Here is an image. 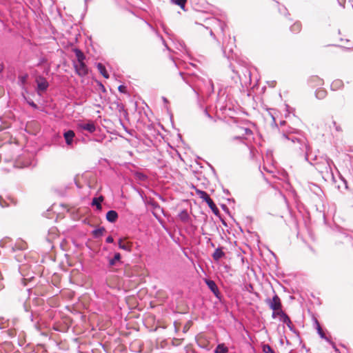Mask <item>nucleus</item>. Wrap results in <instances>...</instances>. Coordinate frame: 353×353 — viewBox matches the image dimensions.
<instances>
[{
	"label": "nucleus",
	"mask_w": 353,
	"mask_h": 353,
	"mask_svg": "<svg viewBox=\"0 0 353 353\" xmlns=\"http://www.w3.org/2000/svg\"><path fill=\"white\" fill-rule=\"evenodd\" d=\"M288 141L287 145L294 150L298 154L304 156L305 161H309L310 148L304 135L299 131H288L283 134Z\"/></svg>",
	"instance_id": "nucleus-1"
},
{
	"label": "nucleus",
	"mask_w": 353,
	"mask_h": 353,
	"mask_svg": "<svg viewBox=\"0 0 353 353\" xmlns=\"http://www.w3.org/2000/svg\"><path fill=\"white\" fill-rule=\"evenodd\" d=\"M307 161L315 166L325 181H334V176L332 170V165L334 163L332 159L327 157L318 159L315 156L313 159H309Z\"/></svg>",
	"instance_id": "nucleus-2"
},
{
	"label": "nucleus",
	"mask_w": 353,
	"mask_h": 353,
	"mask_svg": "<svg viewBox=\"0 0 353 353\" xmlns=\"http://www.w3.org/2000/svg\"><path fill=\"white\" fill-rule=\"evenodd\" d=\"M75 54L77 59V61L74 62V66L76 72L81 77H85L88 72V67L83 61L85 59V56L83 53L79 50H75Z\"/></svg>",
	"instance_id": "nucleus-3"
},
{
	"label": "nucleus",
	"mask_w": 353,
	"mask_h": 353,
	"mask_svg": "<svg viewBox=\"0 0 353 353\" xmlns=\"http://www.w3.org/2000/svg\"><path fill=\"white\" fill-rule=\"evenodd\" d=\"M265 303L272 310H278L282 307L281 301L276 294H274L272 299H266Z\"/></svg>",
	"instance_id": "nucleus-4"
},
{
	"label": "nucleus",
	"mask_w": 353,
	"mask_h": 353,
	"mask_svg": "<svg viewBox=\"0 0 353 353\" xmlns=\"http://www.w3.org/2000/svg\"><path fill=\"white\" fill-rule=\"evenodd\" d=\"M35 81L37 85V91L39 94H41V92H43L47 90L49 83L45 77L43 76H39L36 78Z\"/></svg>",
	"instance_id": "nucleus-5"
},
{
	"label": "nucleus",
	"mask_w": 353,
	"mask_h": 353,
	"mask_svg": "<svg viewBox=\"0 0 353 353\" xmlns=\"http://www.w3.org/2000/svg\"><path fill=\"white\" fill-rule=\"evenodd\" d=\"M11 241L10 239L6 237L0 241V246L2 248L10 247L12 251L16 250H24L26 249V244L23 242H21L19 245L13 246L12 244L8 245Z\"/></svg>",
	"instance_id": "nucleus-6"
},
{
	"label": "nucleus",
	"mask_w": 353,
	"mask_h": 353,
	"mask_svg": "<svg viewBox=\"0 0 353 353\" xmlns=\"http://www.w3.org/2000/svg\"><path fill=\"white\" fill-rule=\"evenodd\" d=\"M78 128L83 130H86L90 133H93L96 130V126L93 121H89L88 123H79Z\"/></svg>",
	"instance_id": "nucleus-7"
},
{
	"label": "nucleus",
	"mask_w": 353,
	"mask_h": 353,
	"mask_svg": "<svg viewBox=\"0 0 353 353\" xmlns=\"http://www.w3.org/2000/svg\"><path fill=\"white\" fill-rule=\"evenodd\" d=\"M75 136L74 131L70 130L64 132L63 137L68 145H71Z\"/></svg>",
	"instance_id": "nucleus-8"
},
{
	"label": "nucleus",
	"mask_w": 353,
	"mask_h": 353,
	"mask_svg": "<svg viewBox=\"0 0 353 353\" xmlns=\"http://www.w3.org/2000/svg\"><path fill=\"white\" fill-rule=\"evenodd\" d=\"M179 219L184 223H190L191 218L186 210H182L178 215Z\"/></svg>",
	"instance_id": "nucleus-9"
},
{
	"label": "nucleus",
	"mask_w": 353,
	"mask_h": 353,
	"mask_svg": "<svg viewBox=\"0 0 353 353\" xmlns=\"http://www.w3.org/2000/svg\"><path fill=\"white\" fill-rule=\"evenodd\" d=\"M281 318L280 321H282L283 323L286 324L290 330L293 331L294 330L293 325H292V323L290 317L288 316V314L285 312H281Z\"/></svg>",
	"instance_id": "nucleus-10"
},
{
	"label": "nucleus",
	"mask_w": 353,
	"mask_h": 353,
	"mask_svg": "<svg viewBox=\"0 0 353 353\" xmlns=\"http://www.w3.org/2000/svg\"><path fill=\"white\" fill-rule=\"evenodd\" d=\"M205 284L208 285L209 289L216 295L217 296L219 293V289L217 288L216 284L215 282L212 280L210 279H205Z\"/></svg>",
	"instance_id": "nucleus-11"
},
{
	"label": "nucleus",
	"mask_w": 353,
	"mask_h": 353,
	"mask_svg": "<svg viewBox=\"0 0 353 353\" xmlns=\"http://www.w3.org/2000/svg\"><path fill=\"white\" fill-rule=\"evenodd\" d=\"M118 219V213L115 210H109L106 214V219L110 223H114Z\"/></svg>",
	"instance_id": "nucleus-12"
},
{
	"label": "nucleus",
	"mask_w": 353,
	"mask_h": 353,
	"mask_svg": "<svg viewBox=\"0 0 353 353\" xmlns=\"http://www.w3.org/2000/svg\"><path fill=\"white\" fill-rule=\"evenodd\" d=\"M119 248L125 251L130 252L132 249V243L129 242H123L122 239H119L118 243Z\"/></svg>",
	"instance_id": "nucleus-13"
},
{
	"label": "nucleus",
	"mask_w": 353,
	"mask_h": 353,
	"mask_svg": "<svg viewBox=\"0 0 353 353\" xmlns=\"http://www.w3.org/2000/svg\"><path fill=\"white\" fill-rule=\"evenodd\" d=\"M224 256L225 253L223 252L221 248H216L212 254V258L216 261H219Z\"/></svg>",
	"instance_id": "nucleus-14"
},
{
	"label": "nucleus",
	"mask_w": 353,
	"mask_h": 353,
	"mask_svg": "<svg viewBox=\"0 0 353 353\" xmlns=\"http://www.w3.org/2000/svg\"><path fill=\"white\" fill-rule=\"evenodd\" d=\"M97 68L98 69V70L99 71V72L102 74V76L105 78V79H108L109 78V74L105 69V67L104 66L103 64H102L101 63H98L97 64Z\"/></svg>",
	"instance_id": "nucleus-15"
},
{
	"label": "nucleus",
	"mask_w": 353,
	"mask_h": 353,
	"mask_svg": "<svg viewBox=\"0 0 353 353\" xmlns=\"http://www.w3.org/2000/svg\"><path fill=\"white\" fill-rule=\"evenodd\" d=\"M228 352V348L224 343L219 344L214 350V353H227Z\"/></svg>",
	"instance_id": "nucleus-16"
},
{
	"label": "nucleus",
	"mask_w": 353,
	"mask_h": 353,
	"mask_svg": "<svg viewBox=\"0 0 353 353\" xmlns=\"http://www.w3.org/2000/svg\"><path fill=\"white\" fill-rule=\"evenodd\" d=\"M343 86V83L341 80L336 79L331 84V88L334 90L340 89Z\"/></svg>",
	"instance_id": "nucleus-17"
},
{
	"label": "nucleus",
	"mask_w": 353,
	"mask_h": 353,
	"mask_svg": "<svg viewBox=\"0 0 353 353\" xmlns=\"http://www.w3.org/2000/svg\"><path fill=\"white\" fill-rule=\"evenodd\" d=\"M240 130L241 131L243 132V133L241 134V136L234 137V139H243V136L244 135L250 136L252 134V130L248 128H240Z\"/></svg>",
	"instance_id": "nucleus-18"
},
{
	"label": "nucleus",
	"mask_w": 353,
	"mask_h": 353,
	"mask_svg": "<svg viewBox=\"0 0 353 353\" xmlns=\"http://www.w3.org/2000/svg\"><path fill=\"white\" fill-rule=\"evenodd\" d=\"M216 24H217L219 26V30L224 35V33L225 32V28H227L225 23L219 19H214L213 20Z\"/></svg>",
	"instance_id": "nucleus-19"
},
{
	"label": "nucleus",
	"mask_w": 353,
	"mask_h": 353,
	"mask_svg": "<svg viewBox=\"0 0 353 353\" xmlns=\"http://www.w3.org/2000/svg\"><path fill=\"white\" fill-rule=\"evenodd\" d=\"M315 94L319 99H323L326 97L327 92L324 89L319 88L316 90Z\"/></svg>",
	"instance_id": "nucleus-20"
},
{
	"label": "nucleus",
	"mask_w": 353,
	"mask_h": 353,
	"mask_svg": "<svg viewBox=\"0 0 353 353\" xmlns=\"http://www.w3.org/2000/svg\"><path fill=\"white\" fill-rule=\"evenodd\" d=\"M103 200V196L99 198H94L92 201V205H95L98 210L101 209V202Z\"/></svg>",
	"instance_id": "nucleus-21"
},
{
	"label": "nucleus",
	"mask_w": 353,
	"mask_h": 353,
	"mask_svg": "<svg viewBox=\"0 0 353 353\" xmlns=\"http://www.w3.org/2000/svg\"><path fill=\"white\" fill-rule=\"evenodd\" d=\"M120 260H121L120 253H119V252L115 253L114 257L109 260V265L113 266L116 264V262L120 261Z\"/></svg>",
	"instance_id": "nucleus-22"
},
{
	"label": "nucleus",
	"mask_w": 353,
	"mask_h": 353,
	"mask_svg": "<svg viewBox=\"0 0 353 353\" xmlns=\"http://www.w3.org/2000/svg\"><path fill=\"white\" fill-rule=\"evenodd\" d=\"M104 231H105V228L103 227L94 230L92 231L94 237L99 238V237L101 236L103 234Z\"/></svg>",
	"instance_id": "nucleus-23"
},
{
	"label": "nucleus",
	"mask_w": 353,
	"mask_h": 353,
	"mask_svg": "<svg viewBox=\"0 0 353 353\" xmlns=\"http://www.w3.org/2000/svg\"><path fill=\"white\" fill-rule=\"evenodd\" d=\"M290 30L292 32L297 33L299 32L301 30V24L300 22L294 23L290 28Z\"/></svg>",
	"instance_id": "nucleus-24"
},
{
	"label": "nucleus",
	"mask_w": 353,
	"mask_h": 353,
	"mask_svg": "<svg viewBox=\"0 0 353 353\" xmlns=\"http://www.w3.org/2000/svg\"><path fill=\"white\" fill-rule=\"evenodd\" d=\"M196 193L203 201L209 196L206 192L199 189L196 190Z\"/></svg>",
	"instance_id": "nucleus-25"
},
{
	"label": "nucleus",
	"mask_w": 353,
	"mask_h": 353,
	"mask_svg": "<svg viewBox=\"0 0 353 353\" xmlns=\"http://www.w3.org/2000/svg\"><path fill=\"white\" fill-rule=\"evenodd\" d=\"M171 1L174 4L180 6L181 8L184 9L187 0H171Z\"/></svg>",
	"instance_id": "nucleus-26"
},
{
	"label": "nucleus",
	"mask_w": 353,
	"mask_h": 353,
	"mask_svg": "<svg viewBox=\"0 0 353 353\" xmlns=\"http://www.w3.org/2000/svg\"><path fill=\"white\" fill-rule=\"evenodd\" d=\"M250 77H251V73L248 70V69H245V73H244V77L245 79H243L241 77H240V79L241 81H244L245 83H246L247 81H250Z\"/></svg>",
	"instance_id": "nucleus-27"
},
{
	"label": "nucleus",
	"mask_w": 353,
	"mask_h": 353,
	"mask_svg": "<svg viewBox=\"0 0 353 353\" xmlns=\"http://www.w3.org/2000/svg\"><path fill=\"white\" fill-rule=\"evenodd\" d=\"M263 352L264 353H275L272 348L268 344L263 345Z\"/></svg>",
	"instance_id": "nucleus-28"
},
{
	"label": "nucleus",
	"mask_w": 353,
	"mask_h": 353,
	"mask_svg": "<svg viewBox=\"0 0 353 353\" xmlns=\"http://www.w3.org/2000/svg\"><path fill=\"white\" fill-rule=\"evenodd\" d=\"M232 46H233V44H225V41L223 40V52L225 53L226 52V50L227 49H228V51L230 52H232L233 50H232Z\"/></svg>",
	"instance_id": "nucleus-29"
},
{
	"label": "nucleus",
	"mask_w": 353,
	"mask_h": 353,
	"mask_svg": "<svg viewBox=\"0 0 353 353\" xmlns=\"http://www.w3.org/2000/svg\"><path fill=\"white\" fill-rule=\"evenodd\" d=\"M180 74L182 76V77H183V80L185 81V83H188V85H190L194 91L196 92L195 85H192V81L190 79V78L185 77L182 72H180Z\"/></svg>",
	"instance_id": "nucleus-30"
},
{
	"label": "nucleus",
	"mask_w": 353,
	"mask_h": 353,
	"mask_svg": "<svg viewBox=\"0 0 353 353\" xmlns=\"http://www.w3.org/2000/svg\"><path fill=\"white\" fill-rule=\"evenodd\" d=\"M208 206L215 214H217L219 212V210L216 206L214 201H212V203L210 205H208Z\"/></svg>",
	"instance_id": "nucleus-31"
},
{
	"label": "nucleus",
	"mask_w": 353,
	"mask_h": 353,
	"mask_svg": "<svg viewBox=\"0 0 353 353\" xmlns=\"http://www.w3.org/2000/svg\"><path fill=\"white\" fill-rule=\"evenodd\" d=\"M281 312H284L282 309H279L278 310H273V312L272 314V317L273 319H275L276 316H279V318L281 319Z\"/></svg>",
	"instance_id": "nucleus-32"
},
{
	"label": "nucleus",
	"mask_w": 353,
	"mask_h": 353,
	"mask_svg": "<svg viewBox=\"0 0 353 353\" xmlns=\"http://www.w3.org/2000/svg\"><path fill=\"white\" fill-rule=\"evenodd\" d=\"M316 324H317V330H318V334L320 335V336L322 338V339H325V334L320 326V325L318 323V322L316 321Z\"/></svg>",
	"instance_id": "nucleus-33"
},
{
	"label": "nucleus",
	"mask_w": 353,
	"mask_h": 353,
	"mask_svg": "<svg viewBox=\"0 0 353 353\" xmlns=\"http://www.w3.org/2000/svg\"><path fill=\"white\" fill-rule=\"evenodd\" d=\"M27 79H28V75L26 74V75H23V76H20L19 77V79L20 81V82L22 83V84H24L26 83V81H27Z\"/></svg>",
	"instance_id": "nucleus-34"
},
{
	"label": "nucleus",
	"mask_w": 353,
	"mask_h": 353,
	"mask_svg": "<svg viewBox=\"0 0 353 353\" xmlns=\"http://www.w3.org/2000/svg\"><path fill=\"white\" fill-rule=\"evenodd\" d=\"M8 334L10 335V336H11V337H13L16 335V331L14 329L10 328L8 330Z\"/></svg>",
	"instance_id": "nucleus-35"
},
{
	"label": "nucleus",
	"mask_w": 353,
	"mask_h": 353,
	"mask_svg": "<svg viewBox=\"0 0 353 353\" xmlns=\"http://www.w3.org/2000/svg\"><path fill=\"white\" fill-rule=\"evenodd\" d=\"M28 103L34 109L38 108V105L33 101H28Z\"/></svg>",
	"instance_id": "nucleus-36"
},
{
	"label": "nucleus",
	"mask_w": 353,
	"mask_h": 353,
	"mask_svg": "<svg viewBox=\"0 0 353 353\" xmlns=\"http://www.w3.org/2000/svg\"><path fill=\"white\" fill-rule=\"evenodd\" d=\"M98 83V85L100 88V90L103 92H106V90H105V86L101 83V82H97Z\"/></svg>",
	"instance_id": "nucleus-37"
},
{
	"label": "nucleus",
	"mask_w": 353,
	"mask_h": 353,
	"mask_svg": "<svg viewBox=\"0 0 353 353\" xmlns=\"http://www.w3.org/2000/svg\"><path fill=\"white\" fill-rule=\"evenodd\" d=\"M118 89L120 92L124 93L125 92L126 87L125 85H121L119 86Z\"/></svg>",
	"instance_id": "nucleus-38"
},
{
	"label": "nucleus",
	"mask_w": 353,
	"mask_h": 353,
	"mask_svg": "<svg viewBox=\"0 0 353 353\" xmlns=\"http://www.w3.org/2000/svg\"><path fill=\"white\" fill-rule=\"evenodd\" d=\"M106 243H112L114 241V239L111 236H108L105 239Z\"/></svg>",
	"instance_id": "nucleus-39"
},
{
	"label": "nucleus",
	"mask_w": 353,
	"mask_h": 353,
	"mask_svg": "<svg viewBox=\"0 0 353 353\" xmlns=\"http://www.w3.org/2000/svg\"><path fill=\"white\" fill-rule=\"evenodd\" d=\"M333 125L335 127V129L336 131H338V132L341 131V127L336 124V121H333Z\"/></svg>",
	"instance_id": "nucleus-40"
},
{
	"label": "nucleus",
	"mask_w": 353,
	"mask_h": 353,
	"mask_svg": "<svg viewBox=\"0 0 353 353\" xmlns=\"http://www.w3.org/2000/svg\"><path fill=\"white\" fill-rule=\"evenodd\" d=\"M204 201L207 203L208 205H210L212 203V201H213L210 199V196H208Z\"/></svg>",
	"instance_id": "nucleus-41"
},
{
	"label": "nucleus",
	"mask_w": 353,
	"mask_h": 353,
	"mask_svg": "<svg viewBox=\"0 0 353 353\" xmlns=\"http://www.w3.org/2000/svg\"><path fill=\"white\" fill-rule=\"evenodd\" d=\"M209 83L211 87L212 91H213L214 90V84H213L212 81L211 80H209Z\"/></svg>",
	"instance_id": "nucleus-42"
},
{
	"label": "nucleus",
	"mask_w": 353,
	"mask_h": 353,
	"mask_svg": "<svg viewBox=\"0 0 353 353\" xmlns=\"http://www.w3.org/2000/svg\"><path fill=\"white\" fill-rule=\"evenodd\" d=\"M162 99H163V101L165 103H168V99H167L165 97H162Z\"/></svg>",
	"instance_id": "nucleus-43"
},
{
	"label": "nucleus",
	"mask_w": 353,
	"mask_h": 353,
	"mask_svg": "<svg viewBox=\"0 0 353 353\" xmlns=\"http://www.w3.org/2000/svg\"><path fill=\"white\" fill-rule=\"evenodd\" d=\"M205 114L206 116H208L209 118H211V116L208 114L207 110H205Z\"/></svg>",
	"instance_id": "nucleus-44"
},
{
	"label": "nucleus",
	"mask_w": 353,
	"mask_h": 353,
	"mask_svg": "<svg viewBox=\"0 0 353 353\" xmlns=\"http://www.w3.org/2000/svg\"><path fill=\"white\" fill-rule=\"evenodd\" d=\"M210 35H211L212 37H213L214 38H215V36H214V32H212V30H210Z\"/></svg>",
	"instance_id": "nucleus-45"
},
{
	"label": "nucleus",
	"mask_w": 353,
	"mask_h": 353,
	"mask_svg": "<svg viewBox=\"0 0 353 353\" xmlns=\"http://www.w3.org/2000/svg\"><path fill=\"white\" fill-rule=\"evenodd\" d=\"M3 70V65L0 63V72Z\"/></svg>",
	"instance_id": "nucleus-46"
}]
</instances>
